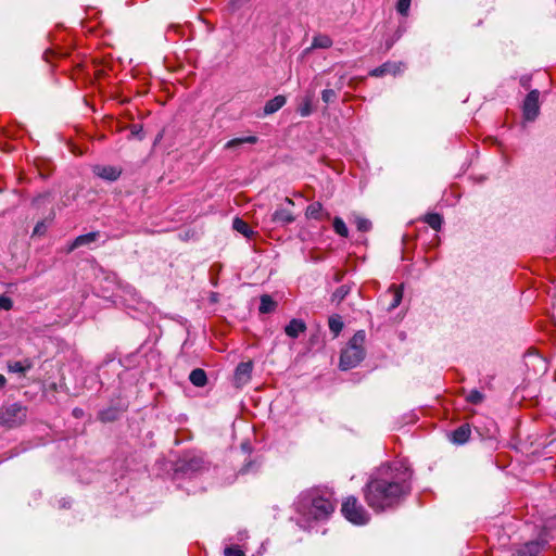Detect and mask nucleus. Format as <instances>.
I'll use <instances>...</instances> for the list:
<instances>
[{"mask_svg": "<svg viewBox=\"0 0 556 556\" xmlns=\"http://www.w3.org/2000/svg\"><path fill=\"white\" fill-rule=\"evenodd\" d=\"M410 470L401 465L381 466L364 488L367 505L377 513L396 507L410 493Z\"/></svg>", "mask_w": 556, "mask_h": 556, "instance_id": "f257e3e1", "label": "nucleus"}, {"mask_svg": "<svg viewBox=\"0 0 556 556\" xmlns=\"http://www.w3.org/2000/svg\"><path fill=\"white\" fill-rule=\"evenodd\" d=\"M296 511L307 520H326L334 511L336 504L331 494L320 490H308L301 493L296 503Z\"/></svg>", "mask_w": 556, "mask_h": 556, "instance_id": "f03ea898", "label": "nucleus"}, {"mask_svg": "<svg viewBox=\"0 0 556 556\" xmlns=\"http://www.w3.org/2000/svg\"><path fill=\"white\" fill-rule=\"evenodd\" d=\"M28 415V408L21 403L2 404L0 406V426L13 429L22 426Z\"/></svg>", "mask_w": 556, "mask_h": 556, "instance_id": "7ed1b4c3", "label": "nucleus"}, {"mask_svg": "<svg viewBox=\"0 0 556 556\" xmlns=\"http://www.w3.org/2000/svg\"><path fill=\"white\" fill-rule=\"evenodd\" d=\"M342 515L354 525H365L369 520V514L363 507L362 504L358 503L355 496H349L342 503L341 506Z\"/></svg>", "mask_w": 556, "mask_h": 556, "instance_id": "20e7f679", "label": "nucleus"}, {"mask_svg": "<svg viewBox=\"0 0 556 556\" xmlns=\"http://www.w3.org/2000/svg\"><path fill=\"white\" fill-rule=\"evenodd\" d=\"M204 467L205 463L201 456L187 453L177 460L175 471L184 476H192L200 472Z\"/></svg>", "mask_w": 556, "mask_h": 556, "instance_id": "39448f33", "label": "nucleus"}, {"mask_svg": "<svg viewBox=\"0 0 556 556\" xmlns=\"http://www.w3.org/2000/svg\"><path fill=\"white\" fill-rule=\"evenodd\" d=\"M364 349L346 346L341 352L339 367L342 370H349L356 367L364 359Z\"/></svg>", "mask_w": 556, "mask_h": 556, "instance_id": "423d86ee", "label": "nucleus"}, {"mask_svg": "<svg viewBox=\"0 0 556 556\" xmlns=\"http://www.w3.org/2000/svg\"><path fill=\"white\" fill-rule=\"evenodd\" d=\"M540 91L538 89L531 90L522 104L523 117L528 122H533L540 113Z\"/></svg>", "mask_w": 556, "mask_h": 556, "instance_id": "0eeeda50", "label": "nucleus"}, {"mask_svg": "<svg viewBox=\"0 0 556 556\" xmlns=\"http://www.w3.org/2000/svg\"><path fill=\"white\" fill-rule=\"evenodd\" d=\"M92 172L96 176L108 181L117 180L122 174L119 168L111 165H96Z\"/></svg>", "mask_w": 556, "mask_h": 556, "instance_id": "6e6552de", "label": "nucleus"}, {"mask_svg": "<svg viewBox=\"0 0 556 556\" xmlns=\"http://www.w3.org/2000/svg\"><path fill=\"white\" fill-rule=\"evenodd\" d=\"M404 64L402 62H386L382 65L370 71L369 75L374 77H382L387 74L396 75L402 72Z\"/></svg>", "mask_w": 556, "mask_h": 556, "instance_id": "1a4fd4ad", "label": "nucleus"}, {"mask_svg": "<svg viewBox=\"0 0 556 556\" xmlns=\"http://www.w3.org/2000/svg\"><path fill=\"white\" fill-rule=\"evenodd\" d=\"M271 223L276 226H286L295 220V217L293 213L285 207H278L273 214H271Z\"/></svg>", "mask_w": 556, "mask_h": 556, "instance_id": "9d476101", "label": "nucleus"}, {"mask_svg": "<svg viewBox=\"0 0 556 556\" xmlns=\"http://www.w3.org/2000/svg\"><path fill=\"white\" fill-rule=\"evenodd\" d=\"M252 368L253 366L251 362H242L237 366L235 371V381L238 387L248 383L251 378Z\"/></svg>", "mask_w": 556, "mask_h": 556, "instance_id": "9b49d317", "label": "nucleus"}, {"mask_svg": "<svg viewBox=\"0 0 556 556\" xmlns=\"http://www.w3.org/2000/svg\"><path fill=\"white\" fill-rule=\"evenodd\" d=\"M470 434V426L468 424H464L456 428L454 431H452L450 438L451 441L455 444H464L469 440Z\"/></svg>", "mask_w": 556, "mask_h": 556, "instance_id": "f8f14e48", "label": "nucleus"}, {"mask_svg": "<svg viewBox=\"0 0 556 556\" xmlns=\"http://www.w3.org/2000/svg\"><path fill=\"white\" fill-rule=\"evenodd\" d=\"M542 549V544L540 541H529L520 546L515 556H538Z\"/></svg>", "mask_w": 556, "mask_h": 556, "instance_id": "ddd939ff", "label": "nucleus"}, {"mask_svg": "<svg viewBox=\"0 0 556 556\" xmlns=\"http://www.w3.org/2000/svg\"><path fill=\"white\" fill-rule=\"evenodd\" d=\"M306 330V324L302 319L293 318L289 321V324L285 327V332L290 338H298L300 333H303Z\"/></svg>", "mask_w": 556, "mask_h": 556, "instance_id": "4468645a", "label": "nucleus"}, {"mask_svg": "<svg viewBox=\"0 0 556 556\" xmlns=\"http://www.w3.org/2000/svg\"><path fill=\"white\" fill-rule=\"evenodd\" d=\"M99 236H100L99 231H92V232H88L86 235H80L72 242V244L68 248V251L71 252L79 247L88 245V244L94 242L99 238Z\"/></svg>", "mask_w": 556, "mask_h": 556, "instance_id": "2eb2a0df", "label": "nucleus"}, {"mask_svg": "<svg viewBox=\"0 0 556 556\" xmlns=\"http://www.w3.org/2000/svg\"><path fill=\"white\" fill-rule=\"evenodd\" d=\"M287 102V99L282 94H278L273 99L268 100L264 106V114L270 115L280 110Z\"/></svg>", "mask_w": 556, "mask_h": 556, "instance_id": "dca6fc26", "label": "nucleus"}, {"mask_svg": "<svg viewBox=\"0 0 556 556\" xmlns=\"http://www.w3.org/2000/svg\"><path fill=\"white\" fill-rule=\"evenodd\" d=\"M390 295L392 299H391V302L389 303V305L387 306V311L388 312H391L393 309H395L402 302V299H403V290L402 288H397V287H391L389 289V293L386 295L388 296Z\"/></svg>", "mask_w": 556, "mask_h": 556, "instance_id": "f3484780", "label": "nucleus"}, {"mask_svg": "<svg viewBox=\"0 0 556 556\" xmlns=\"http://www.w3.org/2000/svg\"><path fill=\"white\" fill-rule=\"evenodd\" d=\"M189 380L193 386L202 388L207 383V376L202 368H195L190 372Z\"/></svg>", "mask_w": 556, "mask_h": 556, "instance_id": "a211bd4d", "label": "nucleus"}, {"mask_svg": "<svg viewBox=\"0 0 556 556\" xmlns=\"http://www.w3.org/2000/svg\"><path fill=\"white\" fill-rule=\"evenodd\" d=\"M332 39L328 35L319 34L313 38L312 49H328L332 46Z\"/></svg>", "mask_w": 556, "mask_h": 556, "instance_id": "6ab92c4d", "label": "nucleus"}, {"mask_svg": "<svg viewBox=\"0 0 556 556\" xmlns=\"http://www.w3.org/2000/svg\"><path fill=\"white\" fill-rule=\"evenodd\" d=\"M277 303L271 299L268 294H263L261 296V303L258 311L261 314H269L275 311Z\"/></svg>", "mask_w": 556, "mask_h": 556, "instance_id": "aec40b11", "label": "nucleus"}, {"mask_svg": "<svg viewBox=\"0 0 556 556\" xmlns=\"http://www.w3.org/2000/svg\"><path fill=\"white\" fill-rule=\"evenodd\" d=\"M257 141H258V138L256 136H248V137H242V138H235V139L229 140L225 144V149H235V148H238L239 146H241L243 143L255 144Z\"/></svg>", "mask_w": 556, "mask_h": 556, "instance_id": "412c9836", "label": "nucleus"}, {"mask_svg": "<svg viewBox=\"0 0 556 556\" xmlns=\"http://www.w3.org/2000/svg\"><path fill=\"white\" fill-rule=\"evenodd\" d=\"M232 227L235 230L242 233L247 238H251L254 235V231L250 228V226L238 217L233 219Z\"/></svg>", "mask_w": 556, "mask_h": 556, "instance_id": "4be33fe9", "label": "nucleus"}, {"mask_svg": "<svg viewBox=\"0 0 556 556\" xmlns=\"http://www.w3.org/2000/svg\"><path fill=\"white\" fill-rule=\"evenodd\" d=\"M425 222L434 230H440L443 224V217L438 213H429L425 216Z\"/></svg>", "mask_w": 556, "mask_h": 556, "instance_id": "5701e85b", "label": "nucleus"}, {"mask_svg": "<svg viewBox=\"0 0 556 556\" xmlns=\"http://www.w3.org/2000/svg\"><path fill=\"white\" fill-rule=\"evenodd\" d=\"M323 205L319 202L309 204L306 208L305 215L308 218L320 219L321 218Z\"/></svg>", "mask_w": 556, "mask_h": 556, "instance_id": "b1692460", "label": "nucleus"}, {"mask_svg": "<svg viewBox=\"0 0 556 556\" xmlns=\"http://www.w3.org/2000/svg\"><path fill=\"white\" fill-rule=\"evenodd\" d=\"M98 418L102 422H111L118 418V410L115 408H106L101 412H99Z\"/></svg>", "mask_w": 556, "mask_h": 556, "instance_id": "393cba45", "label": "nucleus"}, {"mask_svg": "<svg viewBox=\"0 0 556 556\" xmlns=\"http://www.w3.org/2000/svg\"><path fill=\"white\" fill-rule=\"evenodd\" d=\"M329 329L337 337L343 329V321L340 316H331L328 321Z\"/></svg>", "mask_w": 556, "mask_h": 556, "instance_id": "a878e982", "label": "nucleus"}, {"mask_svg": "<svg viewBox=\"0 0 556 556\" xmlns=\"http://www.w3.org/2000/svg\"><path fill=\"white\" fill-rule=\"evenodd\" d=\"M332 225H333V229H334L336 233H338L339 236H341L343 238H346L349 236V229L342 218L334 217Z\"/></svg>", "mask_w": 556, "mask_h": 556, "instance_id": "bb28decb", "label": "nucleus"}, {"mask_svg": "<svg viewBox=\"0 0 556 556\" xmlns=\"http://www.w3.org/2000/svg\"><path fill=\"white\" fill-rule=\"evenodd\" d=\"M64 56H66V52H64L61 48H58V49L49 48L43 52V59L48 63H51L54 58H64Z\"/></svg>", "mask_w": 556, "mask_h": 556, "instance_id": "cd10ccee", "label": "nucleus"}, {"mask_svg": "<svg viewBox=\"0 0 556 556\" xmlns=\"http://www.w3.org/2000/svg\"><path fill=\"white\" fill-rule=\"evenodd\" d=\"M365 339H366V333L364 330H358L354 333V336L352 337V339L350 340L349 344L346 346H354V348H361V349H364L363 348V344L365 342Z\"/></svg>", "mask_w": 556, "mask_h": 556, "instance_id": "c85d7f7f", "label": "nucleus"}, {"mask_svg": "<svg viewBox=\"0 0 556 556\" xmlns=\"http://www.w3.org/2000/svg\"><path fill=\"white\" fill-rule=\"evenodd\" d=\"M351 288L348 285L340 286L333 293H332V301H336L340 303L345 299V296L350 293Z\"/></svg>", "mask_w": 556, "mask_h": 556, "instance_id": "c756f323", "label": "nucleus"}, {"mask_svg": "<svg viewBox=\"0 0 556 556\" xmlns=\"http://www.w3.org/2000/svg\"><path fill=\"white\" fill-rule=\"evenodd\" d=\"M9 369L12 372H18V374H25L27 370L30 369V363H23V362H14L13 364L9 365Z\"/></svg>", "mask_w": 556, "mask_h": 556, "instance_id": "7c9ffc66", "label": "nucleus"}, {"mask_svg": "<svg viewBox=\"0 0 556 556\" xmlns=\"http://www.w3.org/2000/svg\"><path fill=\"white\" fill-rule=\"evenodd\" d=\"M483 399H484V395L476 389L471 390L466 397L467 402H469L470 404H473V405H478V404L482 403Z\"/></svg>", "mask_w": 556, "mask_h": 556, "instance_id": "2f4dec72", "label": "nucleus"}, {"mask_svg": "<svg viewBox=\"0 0 556 556\" xmlns=\"http://www.w3.org/2000/svg\"><path fill=\"white\" fill-rule=\"evenodd\" d=\"M312 101L309 98H305L303 103L299 106L298 112L301 116L306 117L312 114Z\"/></svg>", "mask_w": 556, "mask_h": 556, "instance_id": "473e14b6", "label": "nucleus"}, {"mask_svg": "<svg viewBox=\"0 0 556 556\" xmlns=\"http://www.w3.org/2000/svg\"><path fill=\"white\" fill-rule=\"evenodd\" d=\"M410 0H397L396 2V11L403 16L408 14Z\"/></svg>", "mask_w": 556, "mask_h": 556, "instance_id": "72a5a7b5", "label": "nucleus"}, {"mask_svg": "<svg viewBox=\"0 0 556 556\" xmlns=\"http://www.w3.org/2000/svg\"><path fill=\"white\" fill-rule=\"evenodd\" d=\"M321 99L325 103H332L337 99V92L333 89H325L321 92Z\"/></svg>", "mask_w": 556, "mask_h": 556, "instance_id": "f704fd0d", "label": "nucleus"}, {"mask_svg": "<svg viewBox=\"0 0 556 556\" xmlns=\"http://www.w3.org/2000/svg\"><path fill=\"white\" fill-rule=\"evenodd\" d=\"M356 227L359 231L367 232L371 229V222L366 218L358 217L356 219Z\"/></svg>", "mask_w": 556, "mask_h": 556, "instance_id": "c9c22d12", "label": "nucleus"}, {"mask_svg": "<svg viewBox=\"0 0 556 556\" xmlns=\"http://www.w3.org/2000/svg\"><path fill=\"white\" fill-rule=\"evenodd\" d=\"M225 556H245L244 552L238 546H229L224 551Z\"/></svg>", "mask_w": 556, "mask_h": 556, "instance_id": "e433bc0d", "label": "nucleus"}, {"mask_svg": "<svg viewBox=\"0 0 556 556\" xmlns=\"http://www.w3.org/2000/svg\"><path fill=\"white\" fill-rule=\"evenodd\" d=\"M13 307V301L7 295H0V309L10 311Z\"/></svg>", "mask_w": 556, "mask_h": 556, "instance_id": "4c0bfd02", "label": "nucleus"}, {"mask_svg": "<svg viewBox=\"0 0 556 556\" xmlns=\"http://www.w3.org/2000/svg\"><path fill=\"white\" fill-rule=\"evenodd\" d=\"M530 357H533L534 361H538L540 364H541V367L546 370V364H545V361L538 356V355H530Z\"/></svg>", "mask_w": 556, "mask_h": 556, "instance_id": "58836bf2", "label": "nucleus"}, {"mask_svg": "<svg viewBox=\"0 0 556 556\" xmlns=\"http://www.w3.org/2000/svg\"><path fill=\"white\" fill-rule=\"evenodd\" d=\"M529 81H530V78L527 76H523L520 78V84L525 88H529Z\"/></svg>", "mask_w": 556, "mask_h": 556, "instance_id": "ea45409f", "label": "nucleus"}, {"mask_svg": "<svg viewBox=\"0 0 556 556\" xmlns=\"http://www.w3.org/2000/svg\"><path fill=\"white\" fill-rule=\"evenodd\" d=\"M42 228H43V224L42 223L37 224L35 229H34V235L41 233V229Z\"/></svg>", "mask_w": 556, "mask_h": 556, "instance_id": "a19ab883", "label": "nucleus"}, {"mask_svg": "<svg viewBox=\"0 0 556 556\" xmlns=\"http://www.w3.org/2000/svg\"><path fill=\"white\" fill-rule=\"evenodd\" d=\"M73 415H74L75 417H80V416L83 415V409L75 408V409L73 410Z\"/></svg>", "mask_w": 556, "mask_h": 556, "instance_id": "79ce46f5", "label": "nucleus"}, {"mask_svg": "<svg viewBox=\"0 0 556 556\" xmlns=\"http://www.w3.org/2000/svg\"><path fill=\"white\" fill-rule=\"evenodd\" d=\"M7 382V379L3 375H0V388H3Z\"/></svg>", "mask_w": 556, "mask_h": 556, "instance_id": "37998d69", "label": "nucleus"}, {"mask_svg": "<svg viewBox=\"0 0 556 556\" xmlns=\"http://www.w3.org/2000/svg\"><path fill=\"white\" fill-rule=\"evenodd\" d=\"M285 202H286L288 205H290V206H294V202H293V200H291L290 198H286V199H285Z\"/></svg>", "mask_w": 556, "mask_h": 556, "instance_id": "c03bdc74", "label": "nucleus"}, {"mask_svg": "<svg viewBox=\"0 0 556 556\" xmlns=\"http://www.w3.org/2000/svg\"><path fill=\"white\" fill-rule=\"evenodd\" d=\"M341 278H342V277L338 275V276H337V278H336V280H337V281H340V280H341Z\"/></svg>", "mask_w": 556, "mask_h": 556, "instance_id": "a18cd8bd", "label": "nucleus"}]
</instances>
